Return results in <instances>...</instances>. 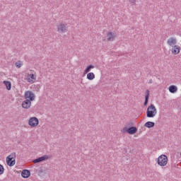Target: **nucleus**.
Here are the masks:
<instances>
[{
    "label": "nucleus",
    "instance_id": "obj_13",
    "mask_svg": "<svg viewBox=\"0 0 181 181\" xmlns=\"http://www.w3.org/2000/svg\"><path fill=\"white\" fill-rule=\"evenodd\" d=\"M28 83H35L34 80H36V76H35V74H30L28 75V78H27Z\"/></svg>",
    "mask_w": 181,
    "mask_h": 181
},
{
    "label": "nucleus",
    "instance_id": "obj_21",
    "mask_svg": "<svg viewBox=\"0 0 181 181\" xmlns=\"http://www.w3.org/2000/svg\"><path fill=\"white\" fill-rule=\"evenodd\" d=\"M129 2H130L131 5H136V0H129Z\"/></svg>",
    "mask_w": 181,
    "mask_h": 181
},
{
    "label": "nucleus",
    "instance_id": "obj_4",
    "mask_svg": "<svg viewBox=\"0 0 181 181\" xmlns=\"http://www.w3.org/2000/svg\"><path fill=\"white\" fill-rule=\"evenodd\" d=\"M15 158H16V153H11L6 158V164L8 166H14L15 165Z\"/></svg>",
    "mask_w": 181,
    "mask_h": 181
},
{
    "label": "nucleus",
    "instance_id": "obj_20",
    "mask_svg": "<svg viewBox=\"0 0 181 181\" xmlns=\"http://www.w3.org/2000/svg\"><path fill=\"white\" fill-rule=\"evenodd\" d=\"M4 172H5V168H4V165L0 164V175H4Z\"/></svg>",
    "mask_w": 181,
    "mask_h": 181
},
{
    "label": "nucleus",
    "instance_id": "obj_12",
    "mask_svg": "<svg viewBox=\"0 0 181 181\" xmlns=\"http://www.w3.org/2000/svg\"><path fill=\"white\" fill-rule=\"evenodd\" d=\"M108 42H112L115 39V34L112 32H108L107 34Z\"/></svg>",
    "mask_w": 181,
    "mask_h": 181
},
{
    "label": "nucleus",
    "instance_id": "obj_7",
    "mask_svg": "<svg viewBox=\"0 0 181 181\" xmlns=\"http://www.w3.org/2000/svg\"><path fill=\"white\" fill-rule=\"evenodd\" d=\"M57 26V30L59 33H66L68 30L67 24L60 23Z\"/></svg>",
    "mask_w": 181,
    "mask_h": 181
},
{
    "label": "nucleus",
    "instance_id": "obj_10",
    "mask_svg": "<svg viewBox=\"0 0 181 181\" xmlns=\"http://www.w3.org/2000/svg\"><path fill=\"white\" fill-rule=\"evenodd\" d=\"M167 43L169 46L173 47L175 45H176L177 40L173 37H171L168 40Z\"/></svg>",
    "mask_w": 181,
    "mask_h": 181
},
{
    "label": "nucleus",
    "instance_id": "obj_18",
    "mask_svg": "<svg viewBox=\"0 0 181 181\" xmlns=\"http://www.w3.org/2000/svg\"><path fill=\"white\" fill-rule=\"evenodd\" d=\"M86 78L88 80H90V81L94 80L95 78V75L94 74V73L90 72L87 74Z\"/></svg>",
    "mask_w": 181,
    "mask_h": 181
},
{
    "label": "nucleus",
    "instance_id": "obj_8",
    "mask_svg": "<svg viewBox=\"0 0 181 181\" xmlns=\"http://www.w3.org/2000/svg\"><path fill=\"white\" fill-rule=\"evenodd\" d=\"M47 159H49V156L45 155L33 160V163H40V162H43V160H47Z\"/></svg>",
    "mask_w": 181,
    "mask_h": 181
},
{
    "label": "nucleus",
    "instance_id": "obj_6",
    "mask_svg": "<svg viewBox=\"0 0 181 181\" xmlns=\"http://www.w3.org/2000/svg\"><path fill=\"white\" fill-rule=\"evenodd\" d=\"M28 124L30 127H37L39 125V119L36 117H30L28 121Z\"/></svg>",
    "mask_w": 181,
    "mask_h": 181
},
{
    "label": "nucleus",
    "instance_id": "obj_2",
    "mask_svg": "<svg viewBox=\"0 0 181 181\" xmlns=\"http://www.w3.org/2000/svg\"><path fill=\"white\" fill-rule=\"evenodd\" d=\"M158 111L153 104H151L147 108L146 117L147 118H153L156 115Z\"/></svg>",
    "mask_w": 181,
    "mask_h": 181
},
{
    "label": "nucleus",
    "instance_id": "obj_3",
    "mask_svg": "<svg viewBox=\"0 0 181 181\" xmlns=\"http://www.w3.org/2000/svg\"><path fill=\"white\" fill-rule=\"evenodd\" d=\"M157 163L159 166H166L168 165V156L165 154L160 155L158 158Z\"/></svg>",
    "mask_w": 181,
    "mask_h": 181
},
{
    "label": "nucleus",
    "instance_id": "obj_14",
    "mask_svg": "<svg viewBox=\"0 0 181 181\" xmlns=\"http://www.w3.org/2000/svg\"><path fill=\"white\" fill-rule=\"evenodd\" d=\"M149 102V90H146V94L145 96V101L144 103V107H146L148 105V103Z\"/></svg>",
    "mask_w": 181,
    "mask_h": 181
},
{
    "label": "nucleus",
    "instance_id": "obj_11",
    "mask_svg": "<svg viewBox=\"0 0 181 181\" xmlns=\"http://www.w3.org/2000/svg\"><path fill=\"white\" fill-rule=\"evenodd\" d=\"M171 52L173 54H179L180 53V47L179 45H175L172 48Z\"/></svg>",
    "mask_w": 181,
    "mask_h": 181
},
{
    "label": "nucleus",
    "instance_id": "obj_23",
    "mask_svg": "<svg viewBox=\"0 0 181 181\" xmlns=\"http://www.w3.org/2000/svg\"><path fill=\"white\" fill-rule=\"evenodd\" d=\"M152 83H153L152 79H150L149 81H148V83H149V84H152Z\"/></svg>",
    "mask_w": 181,
    "mask_h": 181
},
{
    "label": "nucleus",
    "instance_id": "obj_17",
    "mask_svg": "<svg viewBox=\"0 0 181 181\" xmlns=\"http://www.w3.org/2000/svg\"><path fill=\"white\" fill-rule=\"evenodd\" d=\"M146 128H153L155 127V122H147L144 124Z\"/></svg>",
    "mask_w": 181,
    "mask_h": 181
},
{
    "label": "nucleus",
    "instance_id": "obj_5",
    "mask_svg": "<svg viewBox=\"0 0 181 181\" xmlns=\"http://www.w3.org/2000/svg\"><path fill=\"white\" fill-rule=\"evenodd\" d=\"M138 131V128L136 127H130L129 128L124 127L122 130V132H127V134H129V135H134V134H136V132Z\"/></svg>",
    "mask_w": 181,
    "mask_h": 181
},
{
    "label": "nucleus",
    "instance_id": "obj_9",
    "mask_svg": "<svg viewBox=\"0 0 181 181\" xmlns=\"http://www.w3.org/2000/svg\"><path fill=\"white\" fill-rule=\"evenodd\" d=\"M21 176L24 179H28V177H30V170H23L21 172Z\"/></svg>",
    "mask_w": 181,
    "mask_h": 181
},
{
    "label": "nucleus",
    "instance_id": "obj_19",
    "mask_svg": "<svg viewBox=\"0 0 181 181\" xmlns=\"http://www.w3.org/2000/svg\"><path fill=\"white\" fill-rule=\"evenodd\" d=\"M94 69V66L93 65H89L86 67V69L84 70L83 74H87V73H90V71H91V69Z\"/></svg>",
    "mask_w": 181,
    "mask_h": 181
},
{
    "label": "nucleus",
    "instance_id": "obj_16",
    "mask_svg": "<svg viewBox=\"0 0 181 181\" xmlns=\"http://www.w3.org/2000/svg\"><path fill=\"white\" fill-rule=\"evenodd\" d=\"M4 84L6 86V89L9 91L12 88V83L8 81H4Z\"/></svg>",
    "mask_w": 181,
    "mask_h": 181
},
{
    "label": "nucleus",
    "instance_id": "obj_15",
    "mask_svg": "<svg viewBox=\"0 0 181 181\" xmlns=\"http://www.w3.org/2000/svg\"><path fill=\"white\" fill-rule=\"evenodd\" d=\"M170 93H172L173 94H175L176 91H177V87L175 85H172L168 88Z\"/></svg>",
    "mask_w": 181,
    "mask_h": 181
},
{
    "label": "nucleus",
    "instance_id": "obj_22",
    "mask_svg": "<svg viewBox=\"0 0 181 181\" xmlns=\"http://www.w3.org/2000/svg\"><path fill=\"white\" fill-rule=\"evenodd\" d=\"M15 66L18 69H21V67H22V64H21V62H16Z\"/></svg>",
    "mask_w": 181,
    "mask_h": 181
},
{
    "label": "nucleus",
    "instance_id": "obj_1",
    "mask_svg": "<svg viewBox=\"0 0 181 181\" xmlns=\"http://www.w3.org/2000/svg\"><path fill=\"white\" fill-rule=\"evenodd\" d=\"M24 97L25 100L22 103V107L25 110H29V107L32 105V101L35 100V93L30 90H27Z\"/></svg>",
    "mask_w": 181,
    "mask_h": 181
}]
</instances>
